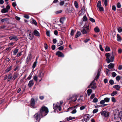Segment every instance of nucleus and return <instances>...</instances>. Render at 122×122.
<instances>
[{"instance_id": "1", "label": "nucleus", "mask_w": 122, "mask_h": 122, "mask_svg": "<svg viewBox=\"0 0 122 122\" xmlns=\"http://www.w3.org/2000/svg\"><path fill=\"white\" fill-rule=\"evenodd\" d=\"M39 112L42 117L46 115L48 112V108L44 106H42Z\"/></svg>"}, {"instance_id": "2", "label": "nucleus", "mask_w": 122, "mask_h": 122, "mask_svg": "<svg viewBox=\"0 0 122 122\" xmlns=\"http://www.w3.org/2000/svg\"><path fill=\"white\" fill-rule=\"evenodd\" d=\"M89 31V25L88 23H86L84 25L81 30V32L84 34H86Z\"/></svg>"}, {"instance_id": "3", "label": "nucleus", "mask_w": 122, "mask_h": 122, "mask_svg": "<svg viewBox=\"0 0 122 122\" xmlns=\"http://www.w3.org/2000/svg\"><path fill=\"white\" fill-rule=\"evenodd\" d=\"M44 76V72L42 71H40L38 74L37 76L36 75L33 76V78L34 80L36 82L37 81L38 78H42Z\"/></svg>"}, {"instance_id": "4", "label": "nucleus", "mask_w": 122, "mask_h": 122, "mask_svg": "<svg viewBox=\"0 0 122 122\" xmlns=\"http://www.w3.org/2000/svg\"><path fill=\"white\" fill-rule=\"evenodd\" d=\"M34 117L35 119L36 120V121H40L41 118L43 117H41V114H40L39 112H38L35 114L34 115Z\"/></svg>"}, {"instance_id": "5", "label": "nucleus", "mask_w": 122, "mask_h": 122, "mask_svg": "<svg viewBox=\"0 0 122 122\" xmlns=\"http://www.w3.org/2000/svg\"><path fill=\"white\" fill-rule=\"evenodd\" d=\"M63 103V102L62 101H61L60 102V104L58 103H57L54 109L56 110L58 108L59 111H61V105Z\"/></svg>"}, {"instance_id": "6", "label": "nucleus", "mask_w": 122, "mask_h": 122, "mask_svg": "<svg viewBox=\"0 0 122 122\" xmlns=\"http://www.w3.org/2000/svg\"><path fill=\"white\" fill-rule=\"evenodd\" d=\"M30 103L31 108H35L37 107V106H35V100L33 98H31L30 102Z\"/></svg>"}, {"instance_id": "7", "label": "nucleus", "mask_w": 122, "mask_h": 122, "mask_svg": "<svg viewBox=\"0 0 122 122\" xmlns=\"http://www.w3.org/2000/svg\"><path fill=\"white\" fill-rule=\"evenodd\" d=\"M110 98L106 97L105 98L104 100H102L100 102L101 104H103L105 102H109L110 101Z\"/></svg>"}, {"instance_id": "8", "label": "nucleus", "mask_w": 122, "mask_h": 122, "mask_svg": "<svg viewBox=\"0 0 122 122\" xmlns=\"http://www.w3.org/2000/svg\"><path fill=\"white\" fill-rule=\"evenodd\" d=\"M91 117L88 114H86L84 116L83 118L85 121L87 122L90 118Z\"/></svg>"}, {"instance_id": "9", "label": "nucleus", "mask_w": 122, "mask_h": 122, "mask_svg": "<svg viewBox=\"0 0 122 122\" xmlns=\"http://www.w3.org/2000/svg\"><path fill=\"white\" fill-rule=\"evenodd\" d=\"M88 87L94 89L96 88L97 86H96V83L93 82L91 83L90 85L88 86Z\"/></svg>"}, {"instance_id": "10", "label": "nucleus", "mask_w": 122, "mask_h": 122, "mask_svg": "<svg viewBox=\"0 0 122 122\" xmlns=\"http://www.w3.org/2000/svg\"><path fill=\"white\" fill-rule=\"evenodd\" d=\"M114 57L113 55H112L110 59L109 58H107L106 59V61L107 63H109L110 62H112L114 61Z\"/></svg>"}, {"instance_id": "11", "label": "nucleus", "mask_w": 122, "mask_h": 122, "mask_svg": "<svg viewBox=\"0 0 122 122\" xmlns=\"http://www.w3.org/2000/svg\"><path fill=\"white\" fill-rule=\"evenodd\" d=\"M101 114L102 115L106 117H107L109 115V112L102 111V112Z\"/></svg>"}, {"instance_id": "12", "label": "nucleus", "mask_w": 122, "mask_h": 122, "mask_svg": "<svg viewBox=\"0 0 122 122\" xmlns=\"http://www.w3.org/2000/svg\"><path fill=\"white\" fill-rule=\"evenodd\" d=\"M56 54L58 57H64V55L60 51L57 52L56 53Z\"/></svg>"}, {"instance_id": "13", "label": "nucleus", "mask_w": 122, "mask_h": 122, "mask_svg": "<svg viewBox=\"0 0 122 122\" xmlns=\"http://www.w3.org/2000/svg\"><path fill=\"white\" fill-rule=\"evenodd\" d=\"M19 74L18 73L15 72L12 78L13 80L14 81L17 78Z\"/></svg>"}, {"instance_id": "14", "label": "nucleus", "mask_w": 122, "mask_h": 122, "mask_svg": "<svg viewBox=\"0 0 122 122\" xmlns=\"http://www.w3.org/2000/svg\"><path fill=\"white\" fill-rule=\"evenodd\" d=\"M9 39L10 40H14L15 41H17L18 40L17 37L15 36H10L9 37Z\"/></svg>"}, {"instance_id": "15", "label": "nucleus", "mask_w": 122, "mask_h": 122, "mask_svg": "<svg viewBox=\"0 0 122 122\" xmlns=\"http://www.w3.org/2000/svg\"><path fill=\"white\" fill-rule=\"evenodd\" d=\"M34 83L33 80H31L29 82L28 86L29 87H30L34 85Z\"/></svg>"}, {"instance_id": "16", "label": "nucleus", "mask_w": 122, "mask_h": 122, "mask_svg": "<svg viewBox=\"0 0 122 122\" xmlns=\"http://www.w3.org/2000/svg\"><path fill=\"white\" fill-rule=\"evenodd\" d=\"M12 73H9L8 76L7 81H10L11 79L12 78Z\"/></svg>"}, {"instance_id": "17", "label": "nucleus", "mask_w": 122, "mask_h": 122, "mask_svg": "<svg viewBox=\"0 0 122 122\" xmlns=\"http://www.w3.org/2000/svg\"><path fill=\"white\" fill-rule=\"evenodd\" d=\"M34 35L36 36H40V34L39 32L36 30H35L34 31Z\"/></svg>"}, {"instance_id": "18", "label": "nucleus", "mask_w": 122, "mask_h": 122, "mask_svg": "<svg viewBox=\"0 0 122 122\" xmlns=\"http://www.w3.org/2000/svg\"><path fill=\"white\" fill-rule=\"evenodd\" d=\"M28 38L30 40H31L33 37V36L32 33L30 32L29 35H28Z\"/></svg>"}, {"instance_id": "19", "label": "nucleus", "mask_w": 122, "mask_h": 122, "mask_svg": "<svg viewBox=\"0 0 122 122\" xmlns=\"http://www.w3.org/2000/svg\"><path fill=\"white\" fill-rule=\"evenodd\" d=\"M114 64L111 63L109 65H108V67L109 68L112 69L114 68Z\"/></svg>"}, {"instance_id": "20", "label": "nucleus", "mask_w": 122, "mask_h": 122, "mask_svg": "<svg viewBox=\"0 0 122 122\" xmlns=\"http://www.w3.org/2000/svg\"><path fill=\"white\" fill-rule=\"evenodd\" d=\"M113 88H115L117 90H119L120 88V86L118 85L114 86Z\"/></svg>"}, {"instance_id": "21", "label": "nucleus", "mask_w": 122, "mask_h": 122, "mask_svg": "<svg viewBox=\"0 0 122 122\" xmlns=\"http://www.w3.org/2000/svg\"><path fill=\"white\" fill-rule=\"evenodd\" d=\"M8 11V10L6 8L2 9L1 11V12L3 13H5L7 12Z\"/></svg>"}, {"instance_id": "22", "label": "nucleus", "mask_w": 122, "mask_h": 122, "mask_svg": "<svg viewBox=\"0 0 122 122\" xmlns=\"http://www.w3.org/2000/svg\"><path fill=\"white\" fill-rule=\"evenodd\" d=\"M9 20V19L8 18H5L4 19H1L0 20V21L1 22H6L8 21Z\"/></svg>"}, {"instance_id": "23", "label": "nucleus", "mask_w": 122, "mask_h": 122, "mask_svg": "<svg viewBox=\"0 0 122 122\" xmlns=\"http://www.w3.org/2000/svg\"><path fill=\"white\" fill-rule=\"evenodd\" d=\"M75 118L74 117H72L71 116H70L69 117H67L66 118V119L67 121H69L70 120H71L75 119Z\"/></svg>"}, {"instance_id": "24", "label": "nucleus", "mask_w": 122, "mask_h": 122, "mask_svg": "<svg viewBox=\"0 0 122 122\" xmlns=\"http://www.w3.org/2000/svg\"><path fill=\"white\" fill-rule=\"evenodd\" d=\"M31 54L30 53L28 57H27V59L26 60L27 61H29V60H30L31 58Z\"/></svg>"}, {"instance_id": "25", "label": "nucleus", "mask_w": 122, "mask_h": 122, "mask_svg": "<svg viewBox=\"0 0 122 122\" xmlns=\"http://www.w3.org/2000/svg\"><path fill=\"white\" fill-rule=\"evenodd\" d=\"M92 90L91 89H89L87 90V92L88 96H89L92 92Z\"/></svg>"}, {"instance_id": "26", "label": "nucleus", "mask_w": 122, "mask_h": 122, "mask_svg": "<svg viewBox=\"0 0 122 122\" xmlns=\"http://www.w3.org/2000/svg\"><path fill=\"white\" fill-rule=\"evenodd\" d=\"M12 68V66H11L10 67H7V69L5 70V72H8Z\"/></svg>"}, {"instance_id": "27", "label": "nucleus", "mask_w": 122, "mask_h": 122, "mask_svg": "<svg viewBox=\"0 0 122 122\" xmlns=\"http://www.w3.org/2000/svg\"><path fill=\"white\" fill-rule=\"evenodd\" d=\"M94 30L96 32H99L100 31L99 29L97 26L94 28Z\"/></svg>"}, {"instance_id": "28", "label": "nucleus", "mask_w": 122, "mask_h": 122, "mask_svg": "<svg viewBox=\"0 0 122 122\" xmlns=\"http://www.w3.org/2000/svg\"><path fill=\"white\" fill-rule=\"evenodd\" d=\"M37 62H36V61H35L33 65L32 66V68L33 69H34L35 68L36 65H37Z\"/></svg>"}, {"instance_id": "29", "label": "nucleus", "mask_w": 122, "mask_h": 122, "mask_svg": "<svg viewBox=\"0 0 122 122\" xmlns=\"http://www.w3.org/2000/svg\"><path fill=\"white\" fill-rule=\"evenodd\" d=\"M100 75V73L99 72H98V73H97V76H96L95 77V80L96 81H97V79L98 78L99 76Z\"/></svg>"}, {"instance_id": "30", "label": "nucleus", "mask_w": 122, "mask_h": 122, "mask_svg": "<svg viewBox=\"0 0 122 122\" xmlns=\"http://www.w3.org/2000/svg\"><path fill=\"white\" fill-rule=\"evenodd\" d=\"M101 6V2L99 0L98 1L97 3V7L98 8Z\"/></svg>"}, {"instance_id": "31", "label": "nucleus", "mask_w": 122, "mask_h": 122, "mask_svg": "<svg viewBox=\"0 0 122 122\" xmlns=\"http://www.w3.org/2000/svg\"><path fill=\"white\" fill-rule=\"evenodd\" d=\"M117 40L118 41H120L121 40V39L120 36L118 34L117 35Z\"/></svg>"}, {"instance_id": "32", "label": "nucleus", "mask_w": 122, "mask_h": 122, "mask_svg": "<svg viewBox=\"0 0 122 122\" xmlns=\"http://www.w3.org/2000/svg\"><path fill=\"white\" fill-rule=\"evenodd\" d=\"M18 51V49H16L13 51L14 52L13 55H16Z\"/></svg>"}, {"instance_id": "33", "label": "nucleus", "mask_w": 122, "mask_h": 122, "mask_svg": "<svg viewBox=\"0 0 122 122\" xmlns=\"http://www.w3.org/2000/svg\"><path fill=\"white\" fill-rule=\"evenodd\" d=\"M119 116L121 120L122 121V112H120Z\"/></svg>"}, {"instance_id": "34", "label": "nucleus", "mask_w": 122, "mask_h": 122, "mask_svg": "<svg viewBox=\"0 0 122 122\" xmlns=\"http://www.w3.org/2000/svg\"><path fill=\"white\" fill-rule=\"evenodd\" d=\"M80 35L81 32H77L76 35L75 36V37L76 38L79 37Z\"/></svg>"}, {"instance_id": "35", "label": "nucleus", "mask_w": 122, "mask_h": 122, "mask_svg": "<svg viewBox=\"0 0 122 122\" xmlns=\"http://www.w3.org/2000/svg\"><path fill=\"white\" fill-rule=\"evenodd\" d=\"M73 97V100H72V101L74 102L76 101L77 99L76 96V95H74Z\"/></svg>"}, {"instance_id": "36", "label": "nucleus", "mask_w": 122, "mask_h": 122, "mask_svg": "<svg viewBox=\"0 0 122 122\" xmlns=\"http://www.w3.org/2000/svg\"><path fill=\"white\" fill-rule=\"evenodd\" d=\"M83 100V97L82 96H80L79 97V98L77 100V101L78 102H81Z\"/></svg>"}, {"instance_id": "37", "label": "nucleus", "mask_w": 122, "mask_h": 122, "mask_svg": "<svg viewBox=\"0 0 122 122\" xmlns=\"http://www.w3.org/2000/svg\"><path fill=\"white\" fill-rule=\"evenodd\" d=\"M62 12V10H59L57 11H56L55 12V14H59L61 13Z\"/></svg>"}, {"instance_id": "38", "label": "nucleus", "mask_w": 122, "mask_h": 122, "mask_svg": "<svg viewBox=\"0 0 122 122\" xmlns=\"http://www.w3.org/2000/svg\"><path fill=\"white\" fill-rule=\"evenodd\" d=\"M74 5L75 7L76 8H78V4L77 3L76 1H75L74 2Z\"/></svg>"}, {"instance_id": "39", "label": "nucleus", "mask_w": 122, "mask_h": 122, "mask_svg": "<svg viewBox=\"0 0 122 122\" xmlns=\"http://www.w3.org/2000/svg\"><path fill=\"white\" fill-rule=\"evenodd\" d=\"M76 106L74 107H69L67 109L68 111L70 110H71L75 108H76Z\"/></svg>"}, {"instance_id": "40", "label": "nucleus", "mask_w": 122, "mask_h": 122, "mask_svg": "<svg viewBox=\"0 0 122 122\" xmlns=\"http://www.w3.org/2000/svg\"><path fill=\"white\" fill-rule=\"evenodd\" d=\"M117 92L114 91L111 94V95L112 96H113L117 94Z\"/></svg>"}, {"instance_id": "41", "label": "nucleus", "mask_w": 122, "mask_h": 122, "mask_svg": "<svg viewBox=\"0 0 122 122\" xmlns=\"http://www.w3.org/2000/svg\"><path fill=\"white\" fill-rule=\"evenodd\" d=\"M98 8L99 9V10L100 11H102L104 10V9L103 7L102 6L98 7Z\"/></svg>"}, {"instance_id": "42", "label": "nucleus", "mask_w": 122, "mask_h": 122, "mask_svg": "<svg viewBox=\"0 0 122 122\" xmlns=\"http://www.w3.org/2000/svg\"><path fill=\"white\" fill-rule=\"evenodd\" d=\"M86 106H82L80 108V109L81 110H82L86 108Z\"/></svg>"}, {"instance_id": "43", "label": "nucleus", "mask_w": 122, "mask_h": 122, "mask_svg": "<svg viewBox=\"0 0 122 122\" xmlns=\"http://www.w3.org/2000/svg\"><path fill=\"white\" fill-rule=\"evenodd\" d=\"M64 20V18H60V21L61 23L62 24H63V23Z\"/></svg>"}, {"instance_id": "44", "label": "nucleus", "mask_w": 122, "mask_h": 122, "mask_svg": "<svg viewBox=\"0 0 122 122\" xmlns=\"http://www.w3.org/2000/svg\"><path fill=\"white\" fill-rule=\"evenodd\" d=\"M105 50L106 51H109L110 50V48L107 46H106Z\"/></svg>"}, {"instance_id": "45", "label": "nucleus", "mask_w": 122, "mask_h": 122, "mask_svg": "<svg viewBox=\"0 0 122 122\" xmlns=\"http://www.w3.org/2000/svg\"><path fill=\"white\" fill-rule=\"evenodd\" d=\"M83 20L84 21H86L87 20V18L86 16H84L83 18Z\"/></svg>"}, {"instance_id": "46", "label": "nucleus", "mask_w": 122, "mask_h": 122, "mask_svg": "<svg viewBox=\"0 0 122 122\" xmlns=\"http://www.w3.org/2000/svg\"><path fill=\"white\" fill-rule=\"evenodd\" d=\"M32 22L33 24H35L36 25H37V23L36 22L35 20H32Z\"/></svg>"}, {"instance_id": "47", "label": "nucleus", "mask_w": 122, "mask_h": 122, "mask_svg": "<svg viewBox=\"0 0 122 122\" xmlns=\"http://www.w3.org/2000/svg\"><path fill=\"white\" fill-rule=\"evenodd\" d=\"M65 28L64 27H61V31L62 32H65Z\"/></svg>"}, {"instance_id": "48", "label": "nucleus", "mask_w": 122, "mask_h": 122, "mask_svg": "<svg viewBox=\"0 0 122 122\" xmlns=\"http://www.w3.org/2000/svg\"><path fill=\"white\" fill-rule=\"evenodd\" d=\"M64 4V2L63 1H62L60 2V5L61 6L63 5Z\"/></svg>"}, {"instance_id": "49", "label": "nucleus", "mask_w": 122, "mask_h": 122, "mask_svg": "<svg viewBox=\"0 0 122 122\" xmlns=\"http://www.w3.org/2000/svg\"><path fill=\"white\" fill-rule=\"evenodd\" d=\"M116 79L117 80L119 81L120 79V76H118L116 77Z\"/></svg>"}, {"instance_id": "50", "label": "nucleus", "mask_w": 122, "mask_h": 122, "mask_svg": "<svg viewBox=\"0 0 122 122\" xmlns=\"http://www.w3.org/2000/svg\"><path fill=\"white\" fill-rule=\"evenodd\" d=\"M90 20L92 22H95V19L92 18H90Z\"/></svg>"}, {"instance_id": "51", "label": "nucleus", "mask_w": 122, "mask_h": 122, "mask_svg": "<svg viewBox=\"0 0 122 122\" xmlns=\"http://www.w3.org/2000/svg\"><path fill=\"white\" fill-rule=\"evenodd\" d=\"M98 101V99L96 98H94L93 101V102L94 103L97 102Z\"/></svg>"}, {"instance_id": "52", "label": "nucleus", "mask_w": 122, "mask_h": 122, "mask_svg": "<svg viewBox=\"0 0 122 122\" xmlns=\"http://www.w3.org/2000/svg\"><path fill=\"white\" fill-rule=\"evenodd\" d=\"M117 8H120L121 7V5L120 3H118L117 4Z\"/></svg>"}, {"instance_id": "53", "label": "nucleus", "mask_w": 122, "mask_h": 122, "mask_svg": "<svg viewBox=\"0 0 122 122\" xmlns=\"http://www.w3.org/2000/svg\"><path fill=\"white\" fill-rule=\"evenodd\" d=\"M95 97V95L94 94H92L91 96L90 97V98L91 99H93Z\"/></svg>"}, {"instance_id": "54", "label": "nucleus", "mask_w": 122, "mask_h": 122, "mask_svg": "<svg viewBox=\"0 0 122 122\" xmlns=\"http://www.w3.org/2000/svg\"><path fill=\"white\" fill-rule=\"evenodd\" d=\"M110 55V54L109 53H107L105 54L106 57L107 58H109Z\"/></svg>"}, {"instance_id": "55", "label": "nucleus", "mask_w": 122, "mask_h": 122, "mask_svg": "<svg viewBox=\"0 0 122 122\" xmlns=\"http://www.w3.org/2000/svg\"><path fill=\"white\" fill-rule=\"evenodd\" d=\"M118 31L119 32H121L122 31V29L121 27H119L118 29Z\"/></svg>"}, {"instance_id": "56", "label": "nucleus", "mask_w": 122, "mask_h": 122, "mask_svg": "<svg viewBox=\"0 0 122 122\" xmlns=\"http://www.w3.org/2000/svg\"><path fill=\"white\" fill-rule=\"evenodd\" d=\"M98 111V110L97 109H94L93 111V113H95L97 112Z\"/></svg>"}, {"instance_id": "57", "label": "nucleus", "mask_w": 122, "mask_h": 122, "mask_svg": "<svg viewBox=\"0 0 122 122\" xmlns=\"http://www.w3.org/2000/svg\"><path fill=\"white\" fill-rule=\"evenodd\" d=\"M109 83L111 85H113L114 84V82L113 80H111L109 81Z\"/></svg>"}, {"instance_id": "58", "label": "nucleus", "mask_w": 122, "mask_h": 122, "mask_svg": "<svg viewBox=\"0 0 122 122\" xmlns=\"http://www.w3.org/2000/svg\"><path fill=\"white\" fill-rule=\"evenodd\" d=\"M76 112V109H74L73 110L72 112H71V113L72 114H75V113Z\"/></svg>"}, {"instance_id": "59", "label": "nucleus", "mask_w": 122, "mask_h": 122, "mask_svg": "<svg viewBox=\"0 0 122 122\" xmlns=\"http://www.w3.org/2000/svg\"><path fill=\"white\" fill-rule=\"evenodd\" d=\"M103 1L104 2V4L105 6H107V0H104V1Z\"/></svg>"}, {"instance_id": "60", "label": "nucleus", "mask_w": 122, "mask_h": 122, "mask_svg": "<svg viewBox=\"0 0 122 122\" xmlns=\"http://www.w3.org/2000/svg\"><path fill=\"white\" fill-rule=\"evenodd\" d=\"M64 49V47L62 46H61L58 48V49L59 50H61Z\"/></svg>"}, {"instance_id": "61", "label": "nucleus", "mask_w": 122, "mask_h": 122, "mask_svg": "<svg viewBox=\"0 0 122 122\" xmlns=\"http://www.w3.org/2000/svg\"><path fill=\"white\" fill-rule=\"evenodd\" d=\"M118 52L119 53H121L122 52V50L121 48H119L118 50Z\"/></svg>"}, {"instance_id": "62", "label": "nucleus", "mask_w": 122, "mask_h": 122, "mask_svg": "<svg viewBox=\"0 0 122 122\" xmlns=\"http://www.w3.org/2000/svg\"><path fill=\"white\" fill-rule=\"evenodd\" d=\"M116 73L114 72H113L112 73V76L113 77H115L116 76Z\"/></svg>"}, {"instance_id": "63", "label": "nucleus", "mask_w": 122, "mask_h": 122, "mask_svg": "<svg viewBox=\"0 0 122 122\" xmlns=\"http://www.w3.org/2000/svg\"><path fill=\"white\" fill-rule=\"evenodd\" d=\"M44 47L46 50L48 48V46L47 44L46 43L44 44Z\"/></svg>"}, {"instance_id": "64", "label": "nucleus", "mask_w": 122, "mask_h": 122, "mask_svg": "<svg viewBox=\"0 0 122 122\" xmlns=\"http://www.w3.org/2000/svg\"><path fill=\"white\" fill-rule=\"evenodd\" d=\"M74 34V31L73 30H71V36H73Z\"/></svg>"}]
</instances>
